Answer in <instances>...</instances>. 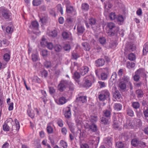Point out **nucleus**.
Segmentation results:
<instances>
[{"instance_id":"obj_1","label":"nucleus","mask_w":148,"mask_h":148,"mask_svg":"<svg viewBox=\"0 0 148 148\" xmlns=\"http://www.w3.org/2000/svg\"><path fill=\"white\" fill-rule=\"evenodd\" d=\"M107 27V33L108 35L112 37L114 35H117L118 33V31L119 29V27L116 26L114 23L109 22L108 23Z\"/></svg>"},{"instance_id":"obj_2","label":"nucleus","mask_w":148,"mask_h":148,"mask_svg":"<svg viewBox=\"0 0 148 148\" xmlns=\"http://www.w3.org/2000/svg\"><path fill=\"white\" fill-rule=\"evenodd\" d=\"M110 95L109 91L107 89H105L99 92L98 98L99 101H103L109 98Z\"/></svg>"},{"instance_id":"obj_3","label":"nucleus","mask_w":148,"mask_h":148,"mask_svg":"<svg viewBox=\"0 0 148 148\" xmlns=\"http://www.w3.org/2000/svg\"><path fill=\"white\" fill-rule=\"evenodd\" d=\"M11 16L10 11L5 8L0 9V17L5 19H8Z\"/></svg>"},{"instance_id":"obj_4","label":"nucleus","mask_w":148,"mask_h":148,"mask_svg":"<svg viewBox=\"0 0 148 148\" xmlns=\"http://www.w3.org/2000/svg\"><path fill=\"white\" fill-rule=\"evenodd\" d=\"M69 85V82L66 80H62L61 81L58 86V89L61 92L63 91L66 87Z\"/></svg>"},{"instance_id":"obj_5","label":"nucleus","mask_w":148,"mask_h":148,"mask_svg":"<svg viewBox=\"0 0 148 148\" xmlns=\"http://www.w3.org/2000/svg\"><path fill=\"white\" fill-rule=\"evenodd\" d=\"M135 126L134 120H127L123 125L124 127L126 129L134 128Z\"/></svg>"},{"instance_id":"obj_6","label":"nucleus","mask_w":148,"mask_h":148,"mask_svg":"<svg viewBox=\"0 0 148 148\" xmlns=\"http://www.w3.org/2000/svg\"><path fill=\"white\" fill-rule=\"evenodd\" d=\"M134 135L131 132H125L122 133L119 136V138L124 139H130V138H133V139H135L133 137Z\"/></svg>"},{"instance_id":"obj_7","label":"nucleus","mask_w":148,"mask_h":148,"mask_svg":"<svg viewBox=\"0 0 148 148\" xmlns=\"http://www.w3.org/2000/svg\"><path fill=\"white\" fill-rule=\"evenodd\" d=\"M8 121H11L13 122L12 119L10 118L6 121L7 123L5 122L3 125V129L4 131H8L10 130L11 122L10 123Z\"/></svg>"},{"instance_id":"obj_8","label":"nucleus","mask_w":148,"mask_h":148,"mask_svg":"<svg viewBox=\"0 0 148 148\" xmlns=\"http://www.w3.org/2000/svg\"><path fill=\"white\" fill-rule=\"evenodd\" d=\"M100 123L105 125L109 124L111 121V118H108L103 116L100 119Z\"/></svg>"},{"instance_id":"obj_9","label":"nucleus","mask_w":148,"mask_h":148,"mask_svg":"<svg viewBox=\"0 0 148 148\" xmlns=\"http://www.w3.org/2000/svg\"><path fill=\"white\" fill-rule=\"evenodd\" d=\"M77 34L78 35L83 33L85 30V28L83 25L80 23H78L77 26Z\"/></svg>"},{"instance_id":"obj_10","label":"nucleus","mask_w":148,"mask_h":148,"mask_svg":"<svg viewBox=\"0 0 148 148\" xmlns=\"http://www.w3.org/2000/svg\"><path fill=\"white\" fill-rule=\"evenodd\" d=\"M105 62V61L104 59L100 58L95 61V64L96 66L99 67L104 65Z\"/></svg>"},{"instance_id":"obj_11","label":"nucleus","mask_w":148,"mask_h":148,"mask_svg":"<svg viewBox=\"0 0 148 148\" xmlns=\"http://www.w3.org/2000/svg\"><path fill=\"white\" fill-rule=\"evenodd\" d=\"M71 108L69 107H67L66 108L64 111V115L66 118L69 119L71 118Z\"/></svg>"},{"instance_id":"obj_12","label":"nucleus","mask_w":148,"mask_h":148,"mask_svg":"<svg viewBox=\"0 0 148 148\" xmlns=\"http://www.w3.org/2000/svg\"><path fill=\"white\" fill-rule=\"evenodd\" d=\"M86 98L87 97L86 96H80L76 98V101L77 102L83 103L86 102Z\"/></svg>"},{"instance_id":"obj_13","label":"nucleus","mask_w":148,"mask_h":148,"mask_svg":"<svg viewBox=\"0 0 148 148\" xmlns=\"http://www.w3.org/2000/svg\"><path fill=\"white\" fill-rule=\"evenodd\" d=\"M73 77L78 84H79L80 82L79 79L80 77V75L79 73L77 71H75L73 75Z\"/></svg>"},{"instance_id":"obj_14","label":"nucleus","mask_w":148,"mask_h":148,"mask_svg":"<svg viewBox=\"0 0 148 148\" xmlns=\"http://www.w3.org/2000/svg\"><path fill=\"white\" fill-rule=\"evenodd\" d=\"M89 71V69L87 66H84L80 69L81 75L83 76L87 73Z\"/></svg>"},{"instance_id":"obj_15","label":"nucleus","mask_w":148,"mask_h":148,"mask_svg":"<svg viewBox=\"0 0 148 148\" xmlns=\"http://www.w3.org/2000/svg\"><path fill=\"white\" fill-rule=\"evenodd\" d=\"M111 110H106L103 112V116L108 118H111Z\"/></svg>"},{"instance_id":"obj_16","label":"nucleus","mask_w":148,"mask_h":148,"mask_svg":"<svg viewBox=\"0 0 148 148\" xmlns=\"http://www.w3.org/2000/svg\"><path fill=\"white\" fill-rule=\"evenodd\" d=\"M119 87L120 90H125L127 88V85L124 82L121 81L119 83Z\"/></svg>"},{"instance_id":"obj_17","label":"nucleus","mask_w":148,"mask_h":148,"mask_svg":"<svg viewBox=\"0 0 148 148\" xmlns=\"http://www.w3.org/2000/svg\"><path fill=\"white\" fill-rule=\"evenodd\" d=\"M83 49L86 51H89L90 49V46L87 42H84L82 43Z\"/></svg>"},{"instance_id":"obj_18","label":"nucleus","mask_w":148,"mask_h":148,"mask_svg":"<svg viewBox=\"0 0 148 148\" xmlns=\"http://www.w3.org/2000/svg\"><path fill=\"white\" fill-rule=\"evenodd\" d=\"M67 123L71 132L73 133H74L75 130V126L74 124L71 122H67Z\"/></svg>"},{"instance_id":"obj_19","label":"nucleus","mask_w":148,"mask_h":148,"mask_svg":"<svg viewBox=\"0 0 148 148\" xmlns=\"http://www.w3.org/2000/svg\"><path fill=\"white\" fill-rule=\"evenodd\" d=\"M89 128L93 132H96L97 130V125L95 123H92L89 125Z\"/></svg>"},{"instance_id":"obj_20","label":"nucleus","mask_w":148,"mask_h":148,"mask_svg":"<svg viewBox=\"0 0 148 148\" xmlns=\"http://www.w3.org/2000/svg\"><path fill=\"white\" fill-rule=\"evenodd\" d=\"M148 52V42H146L143 46V54L146 55Z\"/></svg>"},{"instance_id":"obj_21","label":"nucleus","mask_w":148,"mask_h":148,"mask_svg":"<svg viewBox=\"0 0 148 148\" xmlns=\"http://www.w3.org/2000/svg\"><path fill=\"white\" fill-rule=\"evenodd\" d=\"M92 85V83L88 79L85 80V81L83 84V86L84 87L89 88L91 87Z\"/></svg>"},{"instance_id":"obj_22","label":"nucleus","mask_w":148,"mask_h":148,"mask_svg":"<svg viewBox=\"0 0 148 148\" xmlns=\"http://www.w3.org/2000/svg\"><path fill=\"white\" fill-rule=\"evenodd\" d=\"M132 106L134 108L137 109L140 108V104L138 101L132 102Z\"/></svg>"},{"instance_id":"obj_23","label":"nucleus","mask_w":148,"mask_h":148,"mask_svg":"<svg viewBox=\"0 0 148 148\" xmlns=\"http://www.w3.org/2000/svg\"><path fill=\"white\" fill-rule=\"evenodd\" d=\"M89 23L92 27L93 25H95L97 24V21L94 18H91L88 19Z\"/></svg>"},{"instance_id":"obj_24","label":"nucleus","mask_w":148,"mask_h":148,"mask_svg":"<svg viewBox=\"0 0 148 148\" xmlns=\"http://www.w3.org/2000/svg\"><path fill=\"white\" fill-rule=\"evenodd\" d=\"M135 46L134 45H130L128 47L125 48V53L127 52V51H132L135 50Z\"/></svg>"},{"instance_id":"obj_25","label":"nucleus","mask_w":148,"mask_h":148,"mask_svg":"<svg viewBox=\"0 0 148 148\" xmlns=\"http://www.w3.org/2000/svg\"><path fill=\"white\" fill-rule=\"evenodd\" d=\"M104 4V7L107 10L111 8L113 6L112 4L109 1H106Z\"/></svg>"},{"instance_id":"obj_26","label":"nucleus","mask_w":148,"mask_h":148,"mask_svg":"<svg viewBox=\"0 0 148 148\" xmlns=\"http://www.w3.org/2000/svg\"><path fill=\"white\" fill-rule=\"evenodd\" d=\"M135 123V127H140L142 126V122L140 119H138L136 120H134Z\"/></svg>"},{"instance_id":"obj_27","label":"nucleus","mask_w":148,"mask_h":148,"mask_svg":"<svg viewBox=\"0 0 148 148\" xmlns=\"http://www.w3.org/2000/svg\"><path fill=\"white\" fill-rule=\"evenodd\" d=\"M136 93L138 98H141L143 97L144 94L143 91L140 89H138L136 91Z\"/></svg>"},{"instance_id":"obj_28","label":"nucleus","mask_w":148,"mask_h":148,"mask_svg":"<svg viewBox=\"0 0 148 148\" xmlns=\"http://www.w3.org/2000/svg\"><path fill=\"white\" fill-rule=\"evenodd\" d=\"M114 108L115 110L119 111L122 109V106L120 103H116L114 104Z\"/></svg>"},{"instance_id":"obj_29","label":"nucleus","mask_w":148,"mask_h":148,"mask_svg":"<svg viewBox=\"0 0 148 148\" xmlns=\"http://www.w3.org/2000/svg\"><path fill=\"white\" fill-rule=\"evenodd\" d=\"M116 145L118 148H124L125 146V144L123 142L119 141L116 143Z\"/></svg>"},{"instance_id":"obj_30","label":"nucleus","mask_w":148,"mask_h":148,"mask_svg":"<svg viewBox=\"0 0 148 148\" xmlns=\"http://www.w3.org/2000/svg\"><path fill=\"white\" fill-rule=\"evenodd\" d=\"M131 143L132 146L134 147H136L140 144V142L137 139H132Z\"/></svg>"},{"instance_id":"obj_31","label":"nucleus","mask_w":148,"mask_h":148,"mask_svg":"<svg viewBox=\"0 0 148 148\" xmlns=\"http://www.w3.org/2000/svg\"><path fill=\"white\" fill-rule=\"evenodd\" d=\"M127 114L130 116H133L134 115V112L132 109L129 108L126 110Z\"/></svg>"},{"instance_id":"obj_32","label":"nucleus","mask_w":148,"mask_h":148,"mask_svg":"<svg viewBox=\"0 0 148 148\" xmlns=\"http://www.w3.org/2000/svg\"><path fill=\"white\" fill-rule=\"evenodd\" d=\"M117 75L116 72H113L111 75V77L110 80V81L112 82L113 81L116 80L117 78Z\"/></svg>"},{"instance_id":"obj_33","label":"nucleus","mask_w":148,"mask_h":148,"mask_svg":"<svg viewBox=\"0 0 148 148\" xmlns=\"http://www.w3.org/2000/svg\"><path fill=\"white\" fill-rule=\"evenodd\" d=\"M57 35V31L55 30L52 31L51 32H49V36L50 37H55Z\"/></svg>"},{"instance_id":"obj_34","label":"nucleus","mask_w":148,"mask_h":148,"mask_svg":"<svg viewBox=\"0 0 148 148\" xmlns=\"http://www.w3.org/2000/svg\"><path fill=\"white\" fill-rule=\"evenodd\" d=\"M47 21V16H42L41 17H40V21H41V23L44 24Z\"/></svg>"},{"instance_id":"obj_35","label":"nucleus","mask_w":148,"mask_h":148,"mask_svg":"<svg viewBox=\"0 0 148 148\" xmlns=\"http://www.w3.org/2000/svg\"><path fill=\"white\" fill-rule=\"evenodd\" d=\"M114 96L116 99H119L121 97V95L118 90H116L114 92Z\"/></svg>"},{"instance_id":"obj_36","label":"nucleus","mask_w":148,"mask_h":148,"mask_svg":"<svg viewBox=\"0 0 148 148\" xmlns=\"http://www.w3.org/2000/svg\"><path fill=\"white\" fill-rule=\"evenodd\" d=\"M89 5L86 3H83L82 5V8L83 10L88 11L89 9Z\"/></svg>"},{"instance_id":"obj_37","label":"nucleus","mask_w":148,"mask_h":148,"mask_svg":"<svg viewBox=\"0 0 148 148\" xmlns=\"http://www.w3.org/2000/svg\"><path fill=\"white\" fill-rule=\"evenodd\" d=\"M66 102V100L65 97H60L59 100L60 104L62 105L65 103Z\"/></svg>"},{"instance_id":"obj_38","label":"nucleus","mask_w":148,"mask_h":148,"mask_svg":"<svg viewBox=\"0 0 148 148\" xmlns=\"http://www.w3.org/2000/svg\"><path fill=\"white\" fill-rule=\"evenodd\" d=\"M41 3V0H33L32 4L34 6H38Z\"/></svg>"},{"instance_id":"obj_39","label":"nucleus","mask_w":148,"mask_h":148,"mask_svg":"<svg viewBox=\"0 0 148 148\" xmlns=\"http://www.w3.org/2000/svg\"><path fill=\"white\" fill-rule=\"evenodd\" d=\"M42 92L43 93L44 96L41 97L40 99L43 101L45 103L47 100L46 97V92L45 91H42Z\"/></svg>"},{"instance_id":"obj_40","label":"nucleus","mask_w":148,"mask_h":148,"mask_svg":"<svg viewBox=\"0 0 148 148\" xmlns=\"http://www.w3.org/2000/svg\"><path fill=\"white\" fill-rule=\"evenodd\" d=\"M27 112L29 116L31 118H32L34 117V111L32 110L29 109Z\"/></svg>"},{"instance_id":"obj_41","label":"nucleus","mask_w":148,"mask_h":148,"mask_svg":"<svg viewBox=\"0 0 148 148\" xmlns=\"http://www.w3.org/2000/svg\"><path fill=\"white\" fill-rule=\"evenodd\" d=\"M122 80H123V81L125 82H126L127 83H128L130 82V79L129 76L124 75L123 77L122 78Z\"/></svg>"},{"instance_id":"obj_42","label":"nucleus","mask_w":148,"mask_h":148,"mask_svg":"<svg viewBox=\"0 0 148 148\" xmlns=\"http://www.w3.org/2000/svg\"><path fill=\"white\" fill-rule=\"evenodd\" d=\"M127 67L129 68H134L135 66V63L133 62H127Z\"/></svg>"},{"instance_id":"obj_43","label":"nucleus","mask_w":148,"mask_h":148,"mask_svg":"<svg viewBox=\"0 0 148 148\" xmlns=\"http://www.w3.org/2000/svg\"><path fill=\"white\" fill-rule=\"evenodd\" d=\"M128 59L130 60L134 61L136 59L135 56L133 53H130L128 55Z\"/></svg>"},{"instance_id":"obj_44","label":"nucleus","mask_w":148,"mask_h":148,"mask_svg":"<svg viewBox=\"0 0 148 148\" xmlns=\"http://www.w3.org/2000/svg\"><path fill=\"white\" fill-rule=\"evenodd\" d=\"M56 122L59 127H62L63 126V122L62 119H58L56 121Z\"/></svg>"},{"instance_id":"obj_45","label":"nucleus","mask_w":148,"mask_h":148,"mask_svg":"<svg viewBox=\"0 0 148 148\" xmlns=\"http://www.w3.org/2000/svg\"><path fill=\"white\" fill-rule=\"evenodd\" d=\"M54 48L56 51L59 52L61 50L62 47L60 45H56L54 47Z\"/></svg>"},{"instance_id":"obj_46","label":"nucleus","mask_w":148,"mask_h":148,"mask_svg":"<svg viewBox=\"0 0 148 148\" xmlns=\"http://www.w3.org/2000/svg\"><path fill=\"white\" fill-rule=\"evenodd\" d=\"M73 10V6H68L66 7V11L68 13H71Z\"/></svg>"},{"instance_id":"obj_47","label":"nucleus","mask_w":148,"mask_h":148,"mask_svg":"<svg viewBox=\"0 0 148 148\" xmlns=\"http://www.w3.org/2000/svg\"><path fill=\"white\" fill-rule=\"evenodd\" d=\"M47 42L46 41V39L43 37H42L40 44L42 47H43L46 46Z\"/></svg>"},{"instance_id":"obj_48","label":"nucleus","mask_w":148,"mask_h":148,"mask_svg":"<svg viewBox=\"0 0 148 148\" xmlns=\"http://www.w3.org/2000/svg\"><path fill=\"white\" fill-rule=\"evenodd\" d=\"M109 17L111 20H114L116 18V16L115 13L112 12L110 14Z\"/></svg>"},{"instance_id":"obj_49","label":"nucleus","mask_w":148,"mask_h":148,"mask_svg":"<svg viewBox=\"0 0 148 148\" xmlns=\"http://www.w3.org/2000/svg\"><path fill=\"white\" fill-rule=\"evenodd\" d=\"M97 116H91L90 118V121L92 123H94L97 122Z\"/></svg>"},{"instance_id":"obj_50","label":"nucleus","mask_w":148,"mask_h":148,"mask_svg":"<svg viewBox=\"0 0 148 148\" xmlns=\"http://www.w3.org/2000/svg\"><path fill=\"white\" fill-rule=\"evenodd\" d=\"M144 70L142 69H139L137 70L135 72V74L140 76L141 74L143 73Z\"/></svg>"},{"instance_id":"obj_51","label":"nucleus","mask_w":148,"mask_h":148,"mask_svg":"<svg viewBox=\"0 0 148 148\" xmlns=\"http://www.w3.org/2000/svg\"><path fill=\"white\" fill-rule=\"evenodd\" d=\"M13 29L11 27L8 26L6 28V31L8 34H11L13 32Z\"/></svg>"},{"instance_id":"obj_52","label":"nucleus","mask_w":148,"mask_h":148,"mask_svg":"<svg viewBox=\"0 0 148 148\" xmlns=\"http://www.w3.org/2000/svg\"><path fill=\"white\" fill-rule=\"evenodd\" d=\"M32 81L34 82H37L38 83H40L41 82V81L40 79L37 76H34V77L33 79H32Z\"/></svg>"},{"instance_id":"obj_53","label":"nucleus","mask_w":148,"mask_h":148,"mask_svg":"<svg viewBox=\"0 0 148 148\" xmlns=\"http://www.w3.org/2000/svg\"><path fill=\"white\" fill-rule=\"evenodd\" d=\"M57 8L58 10L60 12L62 15L63 14V9L61 5L60 4H58L57 5Z\"/></svg>"},{"instance_id":"obj_54","label":"nucleus","mask_w":148,"mask_h":148,"mask_svg":"<svg viewBox=\"0 0 148 148\" xmlns=\"http://www.w3.org/2000/svg\"><path fill=\"white\" fill-rule=\"evenodd\" d=\"M60 144L64 148H66L67 147V143L63 140H62L60 141Z\"/></svg>"},{"instance_id":"obj_55","label":"nucleus","mask_w":148,"mask_h":148,"mask_svg":"<svg viewBox=\"0 0 148 148\" xmlns=\"http://www.w3.org/2000/svg\"><path fill=\"white\" fill-rule=\"evenodd\" d=\"M32 27L36 29L38 28L39 25L38 22L36 21H32Z\"/></svg>"},{"instance_id":"obj_56","label":"nucleus","mask_w":148,"mask_h":148,"mask_svg":"<svg viewBox=\"0 0 148 148\" xmlns=\"http://www.w3.org/2000/svg\"><path fill=\"white\" fill-rule=\"evenodd\" d=\"M31 57L32 59L34 62L38 60V56L37 54H32Z\"/></svg>"},{"instance_id":"obj_57","label":"nucleus","mask_w":148,"mask_h":148,"mask_svg":"<svg viewBox=\"0 0 148 148\" xmlns=\"http://www.w3.org/2000/svg\"><path fill=\"white\" fill-rule=\"evenodd\" d=\"M99 41L101 44L104 45L105 44L106 39L104 37H100L99 39Z\"/></svg>"},{"instance_id":"obj_58","label":"nucleus","mask_w":148,"mask_h":148,"mask_svg":"<svg viewBox=\"0 0 148 148\" xmlns=\"http://www.w3.org/2000/svg\"><path fill=\"white\" fill-rule=\"evenodd\" d=\"M47 130L48 133L49 134H51L53 133V129L51 126H47Z\"/></svg>"},{"instance_id":"obj_59","label":"nucleus","mask_w":148,"mask_h":148,"mask_svg":"<svg viewBox=\"0 0 148 148\" xmlns=\"http://www.w3.org/2000/svg\"><path fill=\"white\" fill-rule=\"evenodd\" d=\"M20 128L19 124H15L12 125V130H18Z\"/></svg>"},{"instance_id":"obj_60","label":"nucleus","mask_w":148,"mask_h":148,"mask_svg":"<svg viewBox=\"0 0 148 148\" xmlns=\"http://www.w3.org/2000/svg\"><path fill=\"white\" fill-rule=\"evenodd\" d=\"M47 47L50 50H51L53 49V46L52 43L51 42H47L46 45Z\"/></svg>"},{"instance_id":"obj_61","label":"nucleus","mask_w":148,"mask_h":148,"mask_svg":"<svg viewBox=\"0 0 148 148\" xmlns=\"http://www.w3.org/2000/svg\"><path fill=\"white\" fill-rule=\"evenodd\" d=\"M64 49L66 51H69L71 49V46L69 44H65L64 46Z\"/></svg>"},{"instance_id":"obj_62","label":"nucleus","mask_w":148,"mask_h":148,"mask_svg":"<svg viewBox=\"0 0 148 148\" xmlns=\"http://www.w3.org/2000/svg\"><path fill=\"white\" fill-rule=\"evenodd\" d=\"M101 78L102 80H105L107 78V74L105 73H102L101 74Z\"/></svg>"},{"instance_id":"obj_63","label":"nucleus","mask_w":148,"mask_h":148,"mask_svg":"<svg viewBox=\"0 0 148 148\" xmlns=\"http://www.w3.org/2000/svg\"><path fill=\"white\" fill-rule=\"evenodd\" d=\"M3 58L5 61H8L10 59V55L7 53L5 54L3 56Z\"/></svg>"},{"instance_id":"obj_64","label":"nucleus","mask_w":148,"mask_h":148,"mask_svg":"<svg viewBox=\"0 0 148 148\" xmlns=\"http://www.w3.org/2000/svg\"><path fill=\"white\" fill-rule=\"evenodd\" d=\"M40 53L43 57H46L48 55V51L46 50H43L41 51Z\"/></svg>"}]
</instances>
